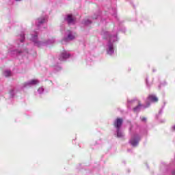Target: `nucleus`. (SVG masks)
<instances>
[{
  "label": "nucleus",
  "instance_id": "nucleus-20",
  "mask_svg": "<svg viewBox=\"0 0 175 175\" xmlns=\"http://www.w3.org/2000/svg\"><path fill=\"white\" fill-rule=\"evenodd\" d=\"M10 94L12 98H13V96H14V90H11L10 92Z\"/></svg>",
  "mask_w": 175,
  "mask_h": 175
},
{
  "label": "nucleus",
  "instance_id": "nucleus-19",
  "mask_svg": "<svg viewBox=\"0 0 175 175\" xmlns=\"http://www.w3.org/2000/svg\"><path fill=\"white\" fill-rule=\"evenodd\" d=\"M44 92V89H43V88H40L38 90V92L40 93V94H42V92Z\"/></svg>",
  "mask_w": 175,
  "mask_h": 175
},
{
  "label": "nucleus",
  "instance_id": "nucleus-10",
  "mask_svg": "<svg viewBox=\"0 0 175 175\" xmlns=\"http://www.w3.org/2000/svg\"><path fill=\"white\" fill-rule=\"evenodd\" d=\"M70 57V54H69L66 51H64L59 56V61H65L66 59H68V58H69Z\"/></svg>",
  "mask_w": 175,
  "mask_h": 175
},
{
  "label": "nucleus",
  "instance_id": "nucleus-14",
  "mask_svg": "<svg viewBox=\"0 0 175 175\" xmlns=\"http://www.w3.org/2000/svg\"><path fill=\"white\" fill-rule=\"evenodd\" d=\"M18 40L17 41L18 43L20 42L21 43H23V42H24V39H25V34H24V33H22L21 34H20L19 37H18Z\"/></svg>",
  "mask_w": 175,
  "mask_h": 175
},
{
  "label": "nucleus",
  "instance_id": "nucleus-21",
  "mask_svg": "<svg viewBox=\"0 0 175 175\" xmlns=\"http://www.w3.org/2000/svg\"><path fill=\"white\" fill-rule=\"evenodd\" d=\"M93 20H96L98 18V15H94V16L92 17Z\"/></svg>",
  "mask_w": 175,
  "mask_h": 175
},
{
  "label": "nucleus",
  "instance_id": "nucleus-2",
  "mask_svg": "<svg viewBox=\"0 0 175 175\" xmlns=\"http://www.w3.org/2000/svg\"><path fill=\"white\" fill-rule=\"evenodd\" d=\"M123 123L124 120L121 118H116L113 122V126L116 129V133H115V136H116V137H124V132L122 129Z\"/></svg>",
  "mask_w": 175,
  "mask_h": 175
},
{
  "label": "nucleus",
  "instance_id": "nucleus-8",
  "mask_svg": "<svg viewBox=\"0 0 175 175\" xmlns=\"http://www.w3.org/2000/svg\"><path fill=\"white\" fill-rule=\"evenodd\" d=\"M31 40L33 42L34 44L38 47H40V46H43V42L38 41V33H35L34 35H31Z\"/></svg>",
  "mask_w": 175,
  "mask_h": 175
},
{
  "label": "nucleus",
  "instance_id": "nucleus-7",
  "mask_svg": "<svg viewBox=\"0 0 175 175\" xmlns=\"http://www.w3.org/2000/svg\"><path fill=\"white\" fill-rule=\"evenodd\" d=\"M64 20L65 21H66V23H68V25H73L76 24V18L73 17V16H72L71 14L67 15L64 18Z\"/></svg>",
  "mask_w": 175,
  "mask_h": 175
},
{
  "label": "nucleus",
  "instance_id": "nucleus-6",
  "mask_svg": "<svg viewBox=\"0 0 175 175\" xmlns=\"http://www.w3.org/2000/svg\"><path fill=\"white\" fill-rule=\"evenodd\" d=\"M142 140V136L139 134H134L132 137V147H137L139 146V143Z\"/></svg>",
  "mask_w": 175,
  "mask_h": 175
},
{
  "label": "nucleus",
  "instance_id": "nucleus-24",
  "mask_svg": "<svg viewBox=\"0 0 175 175\" xmlns=\"http://www.w3.org/2000/svg\"><path fill=\"white\" fill-rule=\"evenodd\" d=\"M129 143L130 144H132V140L130 139Z\"/></svg>",
  "mask_w": 175,
  "mask_h": 175
},
{
  "label": "nucleus",
  "instance_id": "nucleus-22",
  "mask_svg": "<svg viewBox=\"0 0 175 175\" xmlns=\"http://www.w3.org/2000/svg\"><path fill=\"white\" fill-rule=\"evenodd\" d=\"M172 175H175V170L172 171Z\"/></svg>",
  "mask_w": 175,
  "mask_h": 175
},
{
  "label": "nucleus",
  "instance_id": "nucleus-5",
  "mask_svg": "<svg viewBox=\"0 0 175 175\" xmlns=\"http://www.w3.org/2000/svg\"><path fill=\"white\" fill-rule=\"evenodd\" d=\"M27 53H28V50L14 49L9 51V54L12 57H14V55H25Z\"/></svg>",
  "mask_w": 175,
  "mask_h": 175
},
{
  "label": "nucleus",
  "instance_id": "nucleus-17",
  "mask_svg": "<svg viewBox=\"0 0 175 175\" xmlns=\"http://www.w3.org/2000/svg\"><path fill=\"white\" fill-rule=\"evenodd\" d=\"M146 87H148V88H150V87L151 86V84H150L148 83V78L146 79Z\"/></svg>",
  "mask_w": 175,
  "mask_h": 175
},
{
  "label": "nucleus",
  "instance_id": "nucleus-15",
  "mask_svg": "<svg viewBox=\"0 0 175 175\" xmlns=\"http://www.w3.org/2000/svg\"><path fill=\"white\" fill-rule=\"evenodd\" d=\"M140 120L142 122H144V124H146V122H147V118L146 116H141Z\"/></svg>",
  "mask_w": 175,
  "mask_h": 175
},
{
  "label": "nucleus",
  "instance_id": "nucleus-26",
  "mask_svg": "<svg viewBox=\"0 0 175 175\" xmlns=\"http://www.w3.org/2000/svg\"><path fill=\"white\" fill-rule=\"evenodd\" d=\"M129 103H131V101L128 100V105L129 106Z\"/></svg>",
  "mask_w": 175,
  "mask_h": 175
},
{
  "label": "nucleus",
  "instance_id": "nucleus-12",
  "mask_svg": "<svg viewBox=\"0 0 175 175\" xmlns=\"http://www.w3.org/2000/svg\"><path fill=\"white\" fill-rule=\"evenodd\" d=\"M148 100L154 103L158 101V97L155 94H150L148 97Z\"/></svg>",
  "mask_w": 175,
  "mask_h": 175
},
{
  "label": "nucleus",
  "instance_id": "nucleus-23",
  "mask_svg": "<svg viewBox=\"0 0 175 175\" xmlns=\"http://www.w3.org/2000/svg\"><path fill=\"white\" fill-rule=\"evenodd\" d=\"M57 70H60L61 67H57Z\"/></svg>",
  "mask_w": 175,
  "mask_h": 175
},
{
  "label": "nucleus",
  "instance_id": "nucleus-16",
  "mask_svg": "<svg viewBox=\"0 0 175 175\" xmlns=\"http://www.w3.org/2000/svg\"><path fill=\"white\" fill-rule=\"evenodd\" d=\"M84 25H90V24H92V22L88 19L85 20L83 22Z\"/></svg>",
  "mask_w": 175,
  "mask_h": 175
},
{
  "label": "nucleus",
  "instance_id": "nucleus-18",
  "mask_svg": "<svg viewBox=\"0 0 175 175\" xmlns=\"http://www.w3.org/2000/svg\"><path fill=\"white\" fill-rule=\"evenodd\" d=\"M54 42H55V40H54V39L49 40L47 42V44H53V43H54Z\"/></svg>",
  "mask_w": 175,
  "mask_h": 175
},
{
  "label": "nucleus",
  "instance_id": "nucleus-11",
  "mask_svg": "<svg viewBox=\"0 0 175 175\" xmlns=\"http://www.w3.org/2000/svg\"><path fill=\"white\" fill-rule=\"evenodd\" d=\"M46 21H47L46 16H43L36 20V25H37V27H40L42 24H44V23H46Z\"/></svg>",
  "mask_w": 175,
  "mask_h": 175
},
{
  "label": "nucleus",
  "instance_id": "nucleus-13",
  "mask_svg": "<svg viewBox=\"0 0 175 175\" xmlns=\"http://www.w3.org/2000/svg\"><path fill=\"white\" fill-rule=\"evenodd\" d=\"M3 76H5V77H12V76H13V74L12 73V71L9 70H5L3 72Z\"/></svg>",
  "mask_w": 175,
  "mask_h": 175
},
{
  "label": "nucleus",
  "instance_id": "nucleus-27",
  "mask_svg": "<svg viewBox=\"0 0 175 175\" xmlns=\"http://www.w3.org/2000/svg\"><path fill=\"white\" fill-rule=\"evenodd\" d=\"M15 1H16L17 2H20V1H21V0H15Z\"/></svg>",
  "mask_w": 175,
  "mask_h": 175
},
{
  "label": "nucleus",
  "instance_id": "nucleus-3",
  "mask_svg": "<svg viewBox=\"0 0 175 175\" xmlns=\"http://www.w3.org/2000/svg\"><path fill=\"white\" fill-rule=\"evenodd\" d=\"M133 105H137L135 107L133 108V111L135 113H139L142 109H147L150 107V103H147L146 105L140 103V100L137 98H134L132 101Z\"/></svg>",
  "mask_w": 175,
  "mask_h": 175
},
{
  "label": "nucleus",
  "instance_id": "nucleus-4",
  "mask_svg": "<svg viewBox=\"0 0 175 175\" xmlns=\"http://www.w3.org/2000/svg\"><path fill=\"white\" fill-rule=\"evenodd\" d=\"M75 39H76V33L72 31L67 30L64 38V42H70V40H75Z\"/></svg>",
  "mask_w": 175,
  "mask_h": 175
},
{
  "label": "nucleus",
  "instance_id": "nucleus-1",
  "mask_svg": "<svg viewBox=\"0 0 175 175\" xmlns=\"http://www.w3.org/2000/svg\"><path fill=\"white\" fill-rule=\"evenodd\" d=\"M104 36L106 39H109L106 47L107 54H108V55H113L114 54V45L111 42H117L118 39L117 38V31H115L113 34L105 31L104 32Z\"/></svg>",
  "mask_w": 175,
  "mask_h": 175
},
{
  "label": "nucleus",
  "instance_id": "nucleus-25",
  "mask_svg": "<svg viewBox=\"0 0 175 175\" xmlns=\"http://www.w3.org/2000/svg\"><path fill=\"white\" fill-rule=\"evenodd\" d=\"M172 129H174V131H175V125L172 127Z\"/></svg>",
  "mask_w": 175,
  "mask_h": 175
},
{
  "label": "nucleus",
  "instance_id": "nucleus-9",
  "mask_svg": "<svg viewBox=\"0 0 175 175\" xmlns=\"http://www.w3.org/2000/svg\"><path fill=\"white\" fill-rule=\"evenodd\" d=\"M36 84H39V81L37 79H33L23 83V88H27V87H32V85H36Z\"/></svg>",
  "mask_w": 175,
  "mask_h": 175
}]
</instances>
